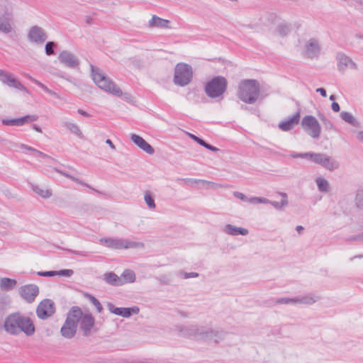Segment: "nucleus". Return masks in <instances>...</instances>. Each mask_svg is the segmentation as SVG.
<instances>
[{
	"label": "nucleus",
	"instance_id": "obj_1",
	"mask_svg": "<svg viewBox=\"0 0 363 363\" xmlns=\"http://www.w3.org/2000/svg\"><path fill=\"white\" fill-rule=\"evenodd\" d=\"M4 327L7 333L15 335L23 332L27 336H30L35 331L32 320L29 317L21 315L19 313H12L7 316Z\"/></svg>",
	"mask_w": 363,
	"mask_h": 363
},
{
	"label": "nucleus",
	"instance_id": "obj_2",
	"mask_svg": "<svg viewBox=\"0 0 363 363\" xmlns=\"http://www.w3.org/2000/svg\"><path fill=\"white\" fill-rule=\"evenodd\" d=\"M260 93L259 83L256 79H242L238 85L237 96L242 101L252 104L256 102Z\"/></svg>",
	"mask_w": 363,
	"mask_h": 363
},
{
	"label": "nucleus",
	"instance_id": "obj_3",
	"mask_svg": "<svg viewBox=\"0 0 363 363\" xmlns=\"http://www.w3.org/2000/svg\"><path fill=\"white\" fill-rule=\"evenodd\" d=\"M91 71L92 79L101 89L116 96L123 94L122 90L110 78L101 73L99 68L91 65Z\"/></svg>",
	"mask_w": 363,
	"mask_h": 363
},
{
	"label": "nucleus",
	"instance_id": "obj_4",
	"mask_svg": "<svg viewBox=\"0 0 363 363\" xmlns=\"http://www.w3.org/2000/svg\"><path fill=\"white\" fill-rule=\"evenodd\" d=\"M294 158H306L315 164L321 165L326 169L332 172L339 168V162L325 153L304 152L291 155Z\"/></svg>",
	"mask_w": 363,
	"mask_h": 363
},
{
	"label": "nucleus",
	"instance_id": "obj_5",
	"mask_svg": "<svg viewBox=\"0 0 363 363\" xmlns=\"http://www.w3.org/2000/svg\"><path fill=\"white\" fill-rule=\"evenodd\" d=\"M227 86V79L223 76H216L206 84L205 92L211 99L218 98L225 92Z\"/></svg>",
	"mask_w": 363,
	"mask_h": 363
},
{
	"label": "nucleus",
	"instance_id": "obj_6",
	"mask_svg": "<svg viewBox=\"0 0 363 363\" xmlns=\"http://www.w3.org/2000/svg\"><path fill=\"white\" fill-rule=\"evenodd\" d=\"M193 72L190 65L178 63L176 65L174 75V83L180 86H185L192 80Z\"/></svg>",
	"mask_w": 363,
	"mask_h": 363
},
{
	"label": "nucleus",
	"instance_id": "obj_7",
	"mask_svg": "<svg viewBox=\"0 0 363 363\" xmlns=\"http://www.w3.org/2000/svg\"><path fill=\"white\" fill-rule=\"evenodd\" d=\"M303 130L313 138H318L321 128L318 120L313 116H306L301 121Z\"/></svg>",
	"mask_w": 363,
	"mask_h": 363
},
{
	"label": "nucleus",
	"instance_id": "obj_8",
	"mask_svg": "<svg viewBox=\"0 0 363 363\" xmlns=\"http://www.w3.org/2000/svg\"><path fill=\"white\" fill-rule=\"evenodd\" d=\"M56 307L54 301L49 298L41 301L36 308L37 316L41 320H46L55 314Z\"/></svg>",
	"mask_w": 363,
	"mask_h": 363
},
{
	"label": "nucleus",
	"instance_id": "obj_9",
	"mask_svg": "<svg viewBox=\"0 0 363 363\" xmlns=\"http://www.w3.org/2000/svg\"><path fill=\"white\" fill-rule=\"evenodd\" d=\"M101 242H104L106 246L113 249H128L135 247L137 243L127 240L118 238H101Z\"/></svg>",
	"mask_w": 363,
	"mask_h": 363
},
{
	"label": "nucleus",
	"instance_id": "obj_10",
	"mask_svg": "<svg viewBox=\"0 0 363 363\" xmlns=\"http://www.w3.org/2000/svg\"><path fill=\"white\" fill-rule=\"evenodd\" d=\"M107 308L111 313L126 318L130 317L132 315H137L140 311V308L135 306L132 307H116L111 302L107 303Z\"/></svg>",
	"mask_w": 363,
	"mask_h": 363
},
{
	"label": "nucleus",
	"instance_id": "obj_11",
	"mask_svg": "<svg viewBox=\"0 0 363 363\" xmlns=\"http://www.w3.org/2000/svg\"><path fill=\"white\" fill-rule=\"evenodd\" d=\"M19 294L27 303H31L39 294V287L33 284H26L19 289Z\"/></svg>",
	"mask_w": 363,
	"mask_h": 363
},
{
	"label": "nucleus",
	"instance_id": "obj_12",
	"mask_svg": "<svg viewBox=\"0 0 363 363\" xmlns=\"http://www.w3.org/2000/svg\"><path fill=\"white\" fill-rule=\"evenodd\" d=\"M47 38L48 36L44 29L38 26H32L28 33L29 41L37 45L44 43Z\"/></svg>",
	"mask_w": 363,
	"mask_h": 363
},
{
	"label": "nucleus",
	"instance_id": "obj_13",
	"mask_svg": "<svg viewBox=\"0 0 363 363\" xmlns=\"http://www.w3.org/2000/svg\"><path fill=\"white\" fill-rule=\"evenodd\" d=\"M336 60L337 62V69L340 72L344 74L347 68L357 69V65L352 60L342 52H337L336 55Z\"/></svg>",
	"mask_w": 363,
	"mask_h": 363
},
{
	"label": "nucleus",
	"instance_id": "obj_14",
	"mask_svg": "<svg viewBox=\"0 0 363 363\" xmlns=\"http://www.w3.org/2000/svg\"><path fill=\"white\" fill-rule=\"evenodd\" d=\"M58 60L60 63L71 69L77 67L80 63L79 58L76 55L67 50L60 53Z\"/></svg>",
	"mask_w": 363,
	"mask_h": 363
},
{
	"label": "nucleus",
	"instance_id": "obj_15",
	"mask_svg": "<svg viewBox=\"0 0 363 363\" xmlns=\"http://www.w3.org/2000/svg\"><path fill=\"white\" fill-rule=\"evenodd\" d=\"M177 330L179 335L184 337H199L201 328L198 325H191L188 326L180 325L177 326Z\"/></svg>",
	"mask_w": 363,
	"mask_h": 363
},
{
	"label": "nucleus",
	"instance_id": "obj_16",
	"mask_svg": "<svg viewBox=\"0 0 363 363\" xmlns=\"http://www.w3.org/2000/svg\"><path fill=\"white\" fill-rule=\"evenodd\" d=\"M94 325L95 318L94 316L90 313H83L79 322V328L83 332V336H89Z\"/></svg>",
	"mask_w": 363,
	"mask_h": 363
},
{
	"label": "nucleus",
	"instance_id": "obj_17",
	"mask_svg": "<svg viewBox=\"0 0 363 363\" xmlns=\"http://www.w3.org/2000/svg\"><path fill=\"white\" fill-rule=\"evenodd\" d=\"M300 112L298 111L294 115L288 118L287 120L281 121L278 127L282 131H289L292 130L300 121Z\"/></svg>",
	"mask_w": 363,
	"mask_h": 363
},
{
	"label": "nucleus",
	"instance_id": "obj_18",
	"mask_svg": "<svg viewBox=\"0 0 363 363\" xmlns=\"http://www.w3.org/2000/svg\"><path fill=\"white\" fill-rule=\"evenodd\" d=\"M130 140L135 145L146 153L150 155L154 154V148L141 136L133 133L130 135Z\"/></svg>",
	"mask_w": 363,
	"mask_h": 363
},
{
	"label": "nucleus",
	"instance_id": "obj_19",
	"mask_svg": "<svg viewBox=\"0 0 363 363\" xmlns=\"http://www.w3.org/2000/svg\"><path fill=\"white\" fill-rule=\"evenodd\" d=\"M82 315L83 311L80 307L72 306L67 313L65 321L67 323H71L77 326L82 319Z\"/></svg>",
	"mask_w": 363,
	"mask_h": 363
},
{
	"label": "nucleus",
	"instance_id": "obj_20",
	"mask_svg": "<svg viewBox=\"0 0 363 363\" xmlns=\"http://www.w3.org/2000/svg\"><path fill=\"white\" fill-rule=\"evenodd\" d=\"M3 77L4 78L2 79V82L4 84L8 85L10 87H13L16 89L25 91L27 94H30L29 90L26 86H24L18 79L13 77L11 73L4 75Z\"/></svg>",
	"mask_w": 363,
	"mask_h": 363
},
{
	"label": "nucleus",
	"instance_id": "obj_21",
	"mask_svg": "<svg viewBox=\"0 0 363 363\" xmlns=\"http://www.w3.org/2000/svg\"><path fill=\"white\" fill-rule=\"evenodd\" d=\"M233 195L235 198L239 199L242 201L250 203L251 204L267 203L269 202V199L264 197L253 196L248 198L244 194L239 191H235L233 193Z\"/></svg>",
	"mask_w": 363,
	"mask_h": 363
},
{
	"label": "nucleus",
	"instance_id": "obj_22",
	"mask_svg": "<svg viewBox=\"0 0 363 363\" xmlns=\"http://www.w3.org/2000/svg\"><path fill=\"white\" fill-rule=\"evenodd\" d=\"M77 330V326L71 323H67L65 321L63 325L60 328V334L62 337L67 339L73 338Z\"/></svg>",
	"mask_w": 363,
	"mask_h": 363
},
{
	"label": "nucleus",
	"instance_id": "obj_23",
	"mask_svg": "<svg viewBox=\"0 0 363 363\" xmlns=\"http://www.w3.org/2000/svg\"><path fill=\"white\" fill-rule=\"evenodd\" d=\"M169 21L153 15L152 18L148 21V26L150 28H167L169 27Z\"/></svg>",
	"mask_w": 363,
	"mask_h": 363
},
{
	"label": "nucleus",
	"instance_id": "obj_24",
	"mask_svg": "<svg viewBox=\"0 0 363 363\" xmlns=\"http://www.w3.org/2000/svg\"><path fill=\"white\" fill-rule=\"evenodd\" d=\"M224 232L230 235H247L249 233L248 230L242 227H236L231 224H227L224 228Z\"/></svg>",
	"mask_w": 363,
	"mask_h": 363
},
{
	"label": "nucleus",
	"instance_id": "obj_25",
	"mask_svg": "<svg viewBox=\"0 0 363 363\" xmlns=\"http://www.w3.org/2000/svg\"><path fill=\"white\" fill-rule=\"evenodd\" d=\"M104 280L108 284L114 286H120L123 285L120 277L113 272H107L104 274Z\"/></svg>",
	"mask_w": 363,
	"mask_h": 363
},
{
	"label": "nucleus",
	"instance_id": "obj_26",
	"mask_svg": "<svg viewBox=\"0 0 363 363\" xmlns=\"http://www.w3.org/2000/svg\"><path fill=\"white\" fill-rule=\"evenodd\" d=\"M17 284L16 279L4 277L1 279V287L3 290L9 291L12 290Z\"/></svg>",
	"mask_w": 363,
	"mask_h": 363
},
{
	"label": "nucleus",
	"instance_id": "obj_27",
	"mask_svg": "<svg viewBox=\"0 0 363 363\" xmlns=\"http://www.w3.org/2000/svg\"><path fill=\"white\" fill-rule=\"evenodd\" d=\"M123 285L128 283H133L135 281V274L131 269H125L120 277Z\"/></svg>",
	"mask_w": 363,
	"mask_h": 363
},
{
	"label": "nucleus",
	"instance_id": "obj_28",
	"mask_svg": "<svg viewBox=\"0 0 363 363\" xmlns=\"http://www.w3.org/2000/svg\"><path fill=\"white\" fill-rule=\"evenodd\" d=\"M319 298L311 294L296 297V303L311 305L316 302Z\"/></svg>",
	"mask_w": 363,
	"mask_h": 363
},
{
	"label": "nucleus",
	"instance_id": "obj_29",
	"mask_svg": "<svg viewBox=\"0 0 363 363\" xmlns=\"http://www.w3.org/2000/svg\"><path fill=\"white\" fill-rule=\"evenodd\" d=\"M56 172L60 173V174L65 176V177L67 178H69L72 181L74 182H77L84 186H86V187H88V188H90L92 190L95 191L96 192L99 193V194H101L99 191L94 189V188H92L91 186H90L88 184L85 183L84 181L74 177V176H72L71 174H69V173L65 172V171H62V170H60V169H56Z\"/></svg>",
	"mask_w": 363,
	"mask_h": 363
},
{
	"label": "nucleus",
	"instance_id": "obj_30",
	"mask_svg": "<svg viewBox=\"0 0 363 363\" xmlns=\"http://www.w3.org/2000/svg\"><path fill=\"white\" fill-rule=\"evenodd\" d=\"M341 118L354 127H359V123L354 118L352 113L342 111L340 113Z\"/></svg>",
	"mask_w": 363,
	"mask_h": 363
},
{
	"label": "nucleus",
	"instance_id": "obj_31",
	"mask_svg": "<svg viewBox=\"0 0 363 363\" xmlns=\"http://www.w3.org/2000/svg\"><path fill=\"white\" fill-rule=\"evenodd\" d=\"M64 126L67 128L71 133L75 134L79 138H83L84 135L80 130V128L78 125L71 122H65L64 123Z\"/></svg>",
	"mask_w": 363,
	"mask_h": 363
},
{
	"label": "nucleus",
	"instance_id": "obj_32",
	"mask_svg": "<svg viewBox=\"0 0 363 363\" xmlns=\"http://www.w3.org/2000/svg\"><path fill=\"white\" fill-rule=\"evenodd\" d=\"M28 78L33 83H35V84H37L38 86H40L41 89H43L46 93H48V94H50V96H52L55 98H59V96L58 94L50 89L47 86H45V84H43V83H41L40 81L35 79V78L32 77L30 75H28Z\"/></svg>",
	"mask_w": 363,
	"mask_h": 363
},
{
	"label": "nucleus",
	"instance_id": "obj_33",
	"mask_svg": "<svg viewBox=\"0 0 363 363\" xmlns=\"http://www.w3.org/2000/svg\"><path fill=\"white\" fill-rule=\"evenodd\" d=\"M291 30V25L288 23H280L277 27V30L281 36L287 35Z\"/></svg>",
	"mask_w": 363,
	"mask_h": 363
},
{
	"label": "nucleus",
	"instance_id": "obj_34",
	"mask_svg": "<svg viewBox=\"0 0 363 363\" xmlns=\"http://www.w3.org/2000/svg\"><path fill=\"white\" fill-rule=\"evenodd\" d=\"M303 55L308 59L318 57L320 52V47H306Z\"/></svg>",
	"mask_w": 363,
	"mask_h": 363
},
{
	"label": "nucleus",
	"instance_id": "obj_35",
	"mask_svg": "<svg viewBox=\"0 0 363 363\" xmlns=\"http://www.w3.org/2000/svg\"><path fill=\"white\" fill-rule=\"evenodd\" d=\"M315 182L320 192H328L329 191V183L325 179L318 177Z\"/></svg>",
	"mask_w": 363,
	"mask_h": 363
},
{
	"label": "nucleus",
	"instance_id": "obj_36",
	"mask_svg": "<svg viewBox=\"0 0 363 363\" xmlns=\"http://www.w3.org/2000/svg\"><path fill=\"white\" fill-rule=\"evenodd\" d=\"M201 330L200 331L199 337L201 340L205 341H213V330H206L203 326H201Z\"/></svg>",
	"mask_w": 363,
	"mask_h": 363
},
{
	"label": "nucleus",
	"instance_id": "obj_37",
	"mask_svg": "<svg viewBox=\"0 0 363 363\" xmlns=\"http://www.w3.org/2000/svg\"><path fill=\"white\" fill-rule=\"evenodd\" d=\"M38 116L36 115H26L21 118H18V126H22L26 123L36 121Z\"/></svg>",
	"mask_w": 363,
	"mask_h": 363
},
{
	"label": "nucleus",
	"instance_id": "obj_38",
	"mask_svg": "<svg viewBox=\"0 0 363 363\" xmlns=\"http://www.w3.org/2000/svg\"><path fill=\"white\" fill-rule=\"evenodd\" d=\"M11 30V26L8 19L4 16H0V31L4 33H9Z\"/></svg>",
	"mask_w": 363,
	"mask_h": 363
},
{
	"label": "nucleus",
	"instance_id": "obj_39",
	"mask_svg": "<svg viewBox=\"0 0 363 363\" xmlns=\"http://www.w3.org/2000/svg\"><path fill=\"white\" fill-rule=\"evenodd\" d=\"M282 197L281 202L279 201H270L268 203H271L277 209H281L283 206L288 205L287 194L286 193H280Z\"/></svg>",
	"mask_w": 363,
	"mask_h": 363
},
{
	"label": "nucleus",
	"instance_id": "obj_40",
	"mask_svg": "<svg viewBox=\"0 0 363 363\" xmlns=\"http://www.w3.org/2000/svg\"><path fill=\"white\" fill-rule=\"evenodd\" d=\"M33 190L34 192L40 195L44 199H48L52 196V191L49 189H42L38 186H33Z\"/></svg>",
	"mask_w": 363,
	"mask_h": 363
},
{
	"label": "nucleus",
	"instance_id": "obj_41",
	"mask_svg": "<svg viewBox=\"0 0 363 363\" xmlns=\"http://www.w3.org/2000/svg\"><path fill=\"white\" fill-rule=\"evenodd\" d=\"M85 296L89 298L90 302L96 307L97 311L99 313H101L103 311V306L99 302V301L93 295L89 294L88 293L85 294Z\"/></svg>",
	"mask_w": 363,
	"mask_h": 363
},
{
	"label": "nucleus",
	"instance_id": "obj_42",
	"mask_svg": "<svg viewBox=\"0 0 363 363\" xmlns=\"http://www.w3.org/2000/svg\"><path fill=\"white\" fill-rule=\"evenodd\" d=\"M273 303L275 304H296V297L295 298H279L277 299L271 300Z\"/></svg>",
	"mask_w": 363,
	"mask_h": 363
},
{
	"label": "nucleus",
	"instance_id": "obj_43",
	"mask_svg": "<svg viewBox=\"0 0 363 363\" xmlns=\"http://www.w3.org/2000/svg\"><path fill=\"white\" fill-rule=\"evenodd\" d=\"M226 334H227V333L223 330H213V341L215 343L220 342L221 340H223L225 338Z\"/></svg>",
	"mask_w": 363,
	"mask_h": 363
},
{
	"label": "nucleus",
	"instance_id": "obj_44",
	"mask_svg": "<svg viewBox=\"0 0 363 363\" xmlns=\"http://www.w3.org/2000/svg\"><path fill=\"white\" fill-rule=\"evenodd\" d=\"M144 199H145L146 204L150 209L155 208V199L150 191H146L145 192Z\"/></svg>",
	"mask_w": 363,
	"mask_h": 363
},
{
	"label": "nucleus",
	"instance_id": "obj_45",
	"mask_svg": "<svg viewBox=\"0 0 363 363\" xmlns=\"http://www.w3.org/2000/svg\"><path fill=\"white\" fill-rule=\"evenodd\" d=\"M177 181H184L189 185H193L195 184H199L201 183L202 184H211L213 182H208L206 180L203 179H191V178H186V179H177Z\"/></svg>",
	"mask_w": 363,
	"mask_h": 363
},
{
	"label": "nucleus",
	"instance_id": "obj_46",
	"mask_svg": "<svg viewBox=\"0 0 363 363\" xmlns=\"http://www.w3.org/2000/svg\"><path fill=\"white\" fill-rule=\"evenodd\" d=\"M318 117L320 119V121H322L325 129H328V130L334 129V125H333V123L328 118H327L324 115L319 113Z\"/></svg>",
	"mask_w": 363,
	"mask_h": 363
},
{
	"label": "nucleus",
	"instance_id": "obj_47",
	"mask_svg": "<svg viewBox=\"0 0 363 363\" xmlns=\"http://www.w3.org/2000/svg\"><path fill=\"white\" fill-rule=\"evenodd\" d=\"M199 145H200L201 146L206 148L207 150H209L212 152H218L219 150V149L209 143H208L206 140H204L203 138H201L199 143Z\"/></svg>",
	"mask_w": 363,
	"mask_h": 363
},
{
	"label": "nucleus",
	"instance_id": "obj_48",
	"mask_svg": "<svg viewBox=\"0 0 363 363\" xmlns=\"http://www.w3.org/2000/svg\"><path fill=\"white\" fill-rule=\"evenodd\" d=\"M74 271L69 269H64L57 271V275L70 277L73 275Z\"/></svg>",
	"mask_w": 363,
	"mask_h": 363
},
{
	"label": "nucleus",
	"instance_id": "obj_49",
	"mask_svg": "<svg viewBox=\"0 0 363 363\" xmlns=\"http://www.w3.org/2000/svg\"><path fill=\"white\" fill-rule=\"evenodd\" d=\"M62 250L68 252L70 254L79 255L81 257H87L88 252L84 251H78V250H74L71 249H66V248H62Z\"/></svg>",
	"mask_w": 363,
	"mask_h": 363
},
{
	"label": "nucleus",
	"instance_id": "obj_50",
	"mask_svg": "<svg viewBox=\"0 0 363 363\" xmlns=\"http://www.w3.org/2000/svg\"><path fill=\"white\" fill-rule=\"evenodd\" d=\"M38 276L44 277H51L57 275V271H44V272H36Z\"/></svg>",
	"mask_w": 363,
	"mask_h": 363
},
{
	"label": "nucleus",
	"instance_id": "obj_51",
	"mask_svg": "<svg viewBox=\"0 0 363 363\" xmlns=\"http://www.w3.org/2000/svg\"><path fill=\"white\" fill-rule=\"evenodd\" d=\"M2 124L4 125L18 126V118L3 119Z\"/></svg>",
	"mask_w": 363,
	"mask_h": 363
},
{
	"label": "nucleus",
	"instance_id": "obj_52",
	"mask_svg": "<svg viewBox=\"0 0 363 363\" xmlns=\"http://www.w3.org/2000/svg\"><path fill=\"white\" fill-rule=\"evenodd\" d=\"M355 201L358 208H363V191H359L357 194Z\"/></svg>",
	"mask_w": 363,
	"mask_h": 363
},
{
	"label": "nucleus",
	"instance_id": "obj_53",
	"mask_svg": "<svg viewBox=\"0 0 363 363\" xmlns=\"http://www.w3.org/2000/svg\"><path fill=\"white\" fill-rule=\"evenodd\" d=\"M363 232L357 235L350 236L346 239V241H362Z\"/></svg>",
	"mask_w": 363,
	"mask_h": 363
},
{
	"label": "nucleus",
	"instance_id": "obj_54",
	"mask_svg": "<svg viewBox=\"0 0 363 363\" xmlns=\"http://www.w3.org/2000/svg\"><path fill=\"white\" fill-rule=\"evenodd\" d=\"M56 47H45V51L47 55H52L55 54V48Z\"/></svg>",
	"mask_w": 363,
	"mask_h": 363
},
{
	"label": "nucleus",
	"instance_id": "obj_55",
	"mask_svg": "<svg viewBox=\"0 0 363 363\" xmlns=\"http://www.w3.org/2000/svg\"><path fill=\"white\" fill-rule=\"evenodd\" d=\"M199 274L196 272H184V279H189L197 277Z\"/></svg>",
	"mask_w": 363,
	"mask_h": 363
},
{
	"label": "nucleus",
	"instance_id": "obj_56",
	"mask_svg": "<svg viewBox=\"0 0 363 363\" xmlns=\"http://www.w3.org/2000/svg\"><path fill=\"white\" fill-rule=\"evenodd\" d=\"M34 154H35V155L37 157H42V158H50V157L46 154H45L44 152L40 151V150H35V152Z\"/></svg>",
	"mask_w": 363,
	"mask_h": 363
},
{
	"label": "nucleus",
	"instance_id": "obj_57",
	"mask_svg": "<svg viewBox=\"0 0 363 363\" xmlns=\"http://www.w3.org/2000/svg\"><path fill=\"white\" fill-rule=\"evenodd\" d=\"M331 108L334 112H339L340 110V105L338 103L333 101L331 104Z\"/></svg>",
	"mask_w": 363,
	"mask_h": 363
},
{
	"label": "nucleus",
	"instance_id": "obj_58",
	"mask_svg": "<svg viewBox=\"0 0 363 363\" xmlns=\"http://www.w3.org/2000/svg\"><path fill=\"white\" fill-rule=\"evenodd\" d=\"M187 135L191 139L193 140L194 142L199 143L201 138L196 136V135L193 134V133H187Z\"/></svg>",
	"mask_w": 363,
	"mask_h": 363
},
{
	"label": "nucleus",
	"instance_id": "obj_59",
	"mask_svg": "<svg viewBox=\"0 0 363 363\" xmlns=\"http://www.w3.org/2000/svg\"><path fill=\"white\" fill-rule=\"evenodd\" d=\"M316 92L319 93L323 97L327 96V92L326 90L324 88H318L315 90Z\"/></svg>",
	"mask_w": 363,
	"mask_h": 363
},
{
	"label": "nucleus",
	"instance_id": "obj_60",
	"mask_svg": "<svg viewBox=\"0 0 363 363\" xmlns=\"http://www.w3.org/2000/svg\"><path fill=\"white\" fill-rule=\"evenodd\" d=\"M77 113L84 117H86V118H89L91 116V115L89 113H88L86 111L82 110V109H80L79 108L77 110Z\"/></svg>",
	"mask_w": 363,
	"mask_h": 363
},
{
	"label": "nucleus",
	"instance_id": "obj_61",
	"mask_svg": "<svg viewBox=\"0 0 363 363\" xmlns=\"http://www.w3.org/2000/svg\"><path fill=\"white\" fill-rule=\"evenodd\" d=\"M21 147L22 149L30 150V151L33 152V153L35 152V150H36V149H35V148H33V147H32L30 146H28L27 145H25V144H21Z\"/></svg>",
	"mask_w": 363,
	"mask_h": 363
},
{
	"label": "nucleus",
	"instance_id": "obj_62",
	"mask_svg": "<svg viewBox=\"0 0 363 363\" xmlns=\"http://www.w3.org/2000/svg\"><path fill=\"white\" fill-rule=\"evenodd\" d=\"M21 147L22 149L30 150V151L33 152V153L35 152V150H36V149H35V148H33V147H32L30 146H28L27 145H25V144H21Z\"/></svg>",
	"mask_w": 363,
	"mask_h": 363
},
{
	"label": "nucleus",
	"instance_id": "obj_63",
	"mask_svg": "<svg viewBox=\"0 0 363 363\" xmlns=\"http://www.w3.org/2000/svg\"><path fill=\"white\" fill-rule=\"evenodd\" d=\"M306 45H318V41L315 38H311Z\"/></svg>",
	"mask_w": 363,
	"mask_h": 363
},
{
	"label": "nucleus",
	"instance_id": "obj_64",
	"mask_svg": "<svg viewBox=\"0 0 363 363\" xmlns=\"http://www.w3.org/2000/svg\"><path fill=\"white\" fill-rule=\"evenodd\" d=\"M357 138L360 142L363 143V130L359 131L357 135Z\"/></svg>",
	"mask_w": 363,
	"mask_h": 363
}]
</instances>
